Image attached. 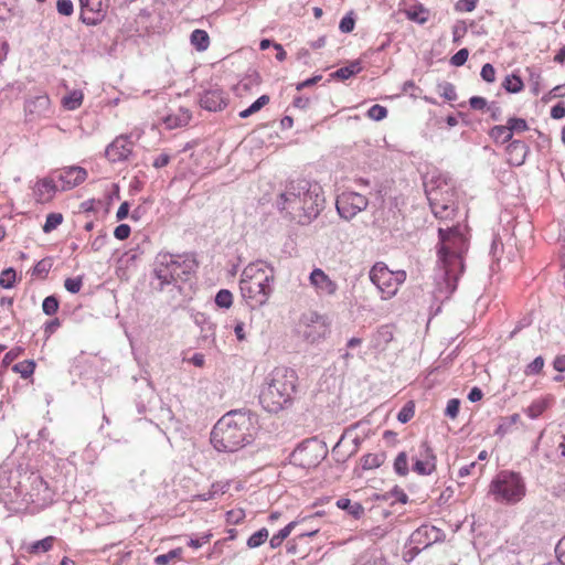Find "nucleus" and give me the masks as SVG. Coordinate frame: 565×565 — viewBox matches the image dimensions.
Returning <instances> with one entry per match:
<instances>
[{"label": "nucleus", "instance_id": "obj_32", "mask_svg": "<svg viewBox=\"0 0 565 565\" xmlns=\"http://www.w3.org/2000/svg\"><path fill=\"white\" fill-rule=\"evenodd\" d=\"M297 521H292L288 523L284 529H281L278 533L274 534L269 540V545L271 548L279 547L282 542L290 535L292 530L295 529Z\"/></svg>", "mask_w": 565, "mask_h": 565}, {"label": "nucleus", "instance_id": "obj_28", "mask_svg": "<svg viewBox=\"0 0 565 565\" xmlns=\"http://www.w3.org/2000/svg\"><path fill=\"white\" fill-rule=\"evenodd\" d=\"M56 539L52 535L46 536L40 541L33 542L25 547V551L31 555H39L51 551L54 546Z\"/></svg>", "mask_w": 565, "mask_h": 565}, {"label": "nucleus", "instance_id": "obj_33", "mask_svg": "<svg viewBox=\"0 0 565 565\" xmlns=\"http://www.w3.org/2000/svg\"><path fill=\"white\" fill-rule=\"evenodd\" d=\"M269 96L268 95H262L258 97L248 108L239 111L238 116L243 119L256 114L263 107H265L269 103Z\"/></svg>", "mask_w": 565, "mask_h": 565}, {"label": "nucleus", "instance_id": "obj_30", "mask_svg": "<svg viewBox=\"0 0 565 565\" xmlns=\"http://www.w3.org/2000/svg\"><path fill=\"white\" fill-rule=\"evenodd\" d=\"M384 460L385 456L383 452L366 454L361 457L360 465L363 470H372L381 467Z\"/></svg>", "mask_w": 565, "mask_h": 565}, {"label": "nucleus", "instance_id": "obj_56", "mask_svg": "<svg viewBox=\"0 0 565 565\" xmlns=\"http://www.w3.org/2000/svg\"><path fill=\"white\" fill-rule=\"evenodd\" d=\"M480 75L483 81L492 83L495 79V70L491 64L487 63L482 66Z\"/></svg>", "mask_w": 565, "mask_h": 565}, {"label": "nucleus", "instance_id": "obj_10", "mask_svg": "<svg viewBox=\"0 0 565 565\" xmlns=\"http://www.w3.org/2000/svg\"><path fill=\"white\" fill-rule=\"evenodd\" d=\"M302 186L305 188L302 190L303 202L301 203L303 207V223H307L319 214L324 203V196L322 188L318 183L302 180Z\"/></svg>", "mask_w": 565, "mask_h": 565}, {"label": "nucleus", "instance_id": "obj_42", "mask_svg": "<svg viewBox=\"0 0 565 565\" xmlns=\"http://www.w3.org/2000/svg\"><path fill=\"white\" fill-rule=\"evenodd\" d=\"M182 552L183 551L181 547H177L174 550H171L167 554L158 555L157 557H154V564L156 565H166L172 559H181Z\"/></svg>", "mask_w": 565, "mask_h": 565}, {"label": "nucleus", "instance_id": "obj_17", "mask_svg": "<svg viewBox=\"0 0 565 565\" xmlns=\"http://www.w3.org/2000/svg\"><path fill=\"white\" fill-rule=\"evenodd\" d=\"M316 448H318L316 444L305 443L294 451L292 457L298 465L305 468L316 467L321 459V456L316 454Z\"/></svg>", "mask_w": 565, "mask_h": 565}, {"label": "nucleus", "instance_id": "obj_1", "mask_svg": "<svg viewBox=\"0 0 565 565\" xmlns=\"http://www.w3.org/2000/svg\"><path fill=\"white\" fill-rule=\"evenodd\" d=\"M440 247L438 259L445 271V282L451 294L463 271V255L468 249V239L459 225L438 230Z\"/></svg>", "mask_w": 565, "mask_h": 565}, {"label": "nucleus", "instance_id": "obj_12", "mask_svg": "<svg viewBox=\"0 0 565 565\" xmlns=\"http://www.w3.org/2000/svg\"><path fill=\"white\" fill-rule=\"evenodd\" d=\"M413 462V471L419 476H429L436 470L437 458L428 441L424 440L419 444Z\"/></svg>", "mask_w": 565, "mask_h": 565}, {"label": "nucleus", "instance_id": "obj_57", "mask_svg": "<svg viewBox=\"0 0 565 565\" xmlns=\"http://www.w3.org/2000/svg\"><path fill=\"white\" fill-rule=\"evenodd\" d=\"M56 9L60 14L71 15L73 13V2L71 0H57Z\"/></svg>", "mask_w": 565, "mask_h": 565}, {"label": "nucleus", "instance_id": "obj_44", "mask_svg": "<svg viewBox=\"0 0 565 565\" xmlns=\"http://www.w3.org/2000/svg\"><path fill=\"white\" fill-rule=\"evenodd\" d=\"M355 26V13L354 11L348 12L339 23V30L342 33H350L354 30Z\"/></svg>", "mask_w": 565, "mask_h": 565}, {"label": "nucleus", "instance_id": "obj_29", "mask_svg": "<svg viewBox=\"0 0 565 565\" xmlns=\"http://www.w3.org/2000/svg\"><path fill=\"white\" fill-rule=\"evenodd\" d=\"M405 15L408 20L416 22L418 24H424L429 19V11L424 8L422 4H416L411 7L405 11Z\"/></svg>", "mask_w": 565, "mask_h": 565}, {"label": "nucleus", "instance_id": "obj_11", "mask_svg": "<svg viewBox=\"0 0 565 565\" xmlns=\"http://www.w3.org/2000/svg\"><path fill=\"white\" fill-rule=\"evenodd\" d=\"M369 205L366 196L358 192H343L337 199L335 206L339 215L350 221Z\"/></svg>", "mask_w": 565, "mask_h": 565}, {"label": "nucleus", "instance_id": "obj_54", "mask_svg": "<svg viewBox=\"0 0 565 565\" xmlns=\"http://www.w3.org/2000/svg\"><path fill=\"white\" fill-rule=\"evenodd\" d=\"M354 565H386V562L382 557L363 555Z\"/></svg>", "mask_w": 565, "mask_h": 565}, {"label": "nucleus", "instance_id": "obj_38", "mask_svg": "<svg viewBox=\"0 0 565 565\" xmlns=\"http://www.w3.org/2000/svg\"><path fill=\"white\" fill-rule=\"evenodd\" d=\"M502 85L509 93H520L524 87L521 77L515 74L507 76Z\"/></svg>", "mask_w": 565, "mask_h": 565}, {"label": "nucleus", "instance_id": "obj_14", "mask_svg": "<svg viewBox=\"0 0 565 565\" xmlns=\"http://www.w3.org/2000/svg\"><path fill=\"white\" fill-rule=\"evenodd\" d=\"M309 282L319 297H332L338 291V284L321 268L311 271Z\"/></svg>", "mask_w": 565, "mask_h": 565}, {"label": "nucleus", "instance_id": "obj_62", "mask_svg": "<svg viewBox=\"0 0 565 565\" xmlns=\"http://www.w3.org/2000/svg\"><path fill=\"white\" fill-rule=\"evenodd\" d=\"M211 537H212V534L207 533V534H204L203 536H201L200 539H191L188 544L190 547L196 550V548H200L203 544L209 543Z\"/></svg>", "mask_w": 565, "mask_h": 565}, {"label": "nucleus", "instance_id": "obj_25", "mask_svg": "<svg viewBox=\"0 0 565 565\" xmlns=\"http://www.w3.org/2000/svg\"><path fill=\"white\" fill-rule=\"evenodd\" d=\"M552 403L553 397L551 396L540 397L533 401L524 412L530 418L535 419L550 408Z\"/></svg>", "mask_w": 565, "mask_h": 565}, {"label": "nucleus", "instance_id": "obj_52", "mask_svg": "<svg viewBox=\"0 0 565 565\" xmlns=\"http://www.w3.org/2000/svg\"><path fill=\"white\" fill-rule=\"evenodd\" d=\"M440 87V96L444 97L448 102H454L457 99V92L452 84L445 83L439 86Z\"/></svg>", "mask_w": 565, "mask_h": 565}, {"label": "nucleus", "instance_id": "obj_36", "mask_svg": "<svg viewBox=\"0 0 565 565\" xmlns=\"http://www.w3.org/2000/svg\"><path fill=\"white\" fill-rule=\"evenodd\" d=\"M394 471L401 477H405L408 475V457L405 451H402L396 456L394 460Z\"/></svg>", "mask_w": 565, "mask_h": 565}, {"label": "nucleus", "instance_id": "obj_16", "mask_svg": "<svg viewBox=\"0 0 565 565\" xmlns=\"http://www.w3.org/2000/svg\"><path fill=\"white\" fill-rule=\"evenodd\" d=\"M87 178V171L77 166L65 167L57 171L60 190L67 191L82 184Z\"/></svg>", "mask_w": 565, "mask_h": 565}, {"label": "nucleus", "instance_id": "obj_63", "mask_svg": "<svg viewBox=\"0 0 565 565\" xmlns=\"http://www.w3.org/2000/svg\"><path fill=\"white\" fill-rule=\"evenodd\" d=\"M551 117L553 119H562L565 117V104L558 103L557 105L553 106L551 109Z\"/></svg>", "mask_w": 565, "mask_h": 565}, {"label": "nucleus", "instance_id": "obj_47", "mask_svg": "<svg viewBox=\"0 0 565 565\" xmlns=\"http://www.w3.org/2000/svg\"><path fill=\"white\" fill-rule=\"evenodd\" d=\"M60 302L55 296H49L43 300L42 309L45 315H55L58 310Z\"/></svg>", "mask_w": 565, "mask_h": 565}, {"label": "nucleus", "instance_id": "obj_35", "mask_svg": "<svg viewBox=\"0 0 565 565\" xmlns=\"http://www.w3.org/2000/svg\"><path fill=\"white\" fill-rule=\"evenodd\" d=\"M361 70H362L361 63L359 61H355V62H352L348 66H343V67H340L339 70H337L334 72L333 76L337 78H340V79H348V78L352 77L353 75L358 74L359 72H361Z\"/></svg>", "mask_w": 565, "mask_h": 565}, {"label": "nucleus", "instance_id": "obj_50", "mask_svg": "<svg viewBox=\"0 0 565 565\" xmlns=\"http://www.w3.org/2000/svg\"><path fill=\"white\" fill-rule=\"evenodd\" d=\"M565 97V84L557 85L553 87L546 95L543 96L542 100L544 103H548L555 98Z\"/></svg>", "mask_w": 565, "mask_h": 565}, {"label": "nucleus", "instance_id": "obj_6", "mask_svg": "<svg viewBox=\"0 0 565 565\" xmlns=\"http://www.w3.org/2000/svg\"><path fill=\"white\" fill-rule=\"evenodd\" d=\"M489 493L495 502L515 504L526 494V486L519 472L502 470L489 484Z\"/></svg>", "mask_w": 565, "mask_h": 565}, {"label": "nucleus", "instance_id": "obj_4", "mask_svg": "<svg viewBox=\"0 0 565 565\" xmlns=\"http://www.w3.org/2000/svg\"><path fill=\"white\" fill-rule=\"evenodd\" d=\"M274 268L265 262L257 260L248 264L241 277L239 289L244 299L252 306H263L268 301L273 291Z\"/></svg>", "mask_w": 565, "mask_h": 565}, {"label": "nucleus", "instance_id": "obj_9", "mask_svg": "<svg viewBox=\"0 0 565 565\" xmlns=\"http://www.w3.org/2000/svg\"><path fill=\"white\" fill-rule=\"evenodd\" d=\"M298 330L308 341L315 342L327 335L329 332V323L324 316L309 311L301 316Z\"/></svg>", "mask_w": 565, "mask_h": 565}, {"label": "nucleus", "instance_id": "obj_64", "mask_svg": "<svg viewBox=\"0 0 565 565\" xmlns=\"http://www.w3.org/2000/svg\"><path fill=\"white\" fill-rule=\"evenodd\" d=\"M556 554L558 561L565 565V537H563L556 545Z\"/></svg>", "mask_w": 565, "mask_h": 565}, {"label": "nucleus", "instance_id": "obj_3", "mask_svg": "<svg viewBox=\"0 0 565 565\" xmlns=\"http://www.w3.org/2000/svg\"><path fill=\"white\" fill-rule=\"evenodd\" d=\"M298 375L287 366L275 367L266 379L259 403L269 413H279L292 403L297 390Z\"/></svg>", "mask_w": 565, "mask_h": 565}, {"label": "nucleus", "instance_id": "obj_18", "mask_svg": "<svg viewBox=\"0 0 565 565\" xmlns=\"http://www.w3.org/2000/svg\"><path fill=\"white\" fill-rule=\"evenodd\" d=\"M200 104L210 111L222 110L227 105L226 93L221 88H211L203 93Z\"/></svg>", "mask_w": 565, "mask_h": 565}, {"label": "nucleus", "instance_id": "obj_20", "mask_svg": "<svg viewBox=\"0 0 565 565\" xmlns=\"http://www.w3.org/2000/svg\"><path fill=\"white\" fill-rule=\"evenodd\" d=\"M25 113L30 120L47 117L51 114V102L45 95L34 97L25 105Z\"/></svg>", "mask_w": 565, "mask_h": 565}, {"label": "nucleus", "instance_id": "obj_8", "mask_svg": "<svg viewBox=\"0 0 565 565\" xmlns=\"http://www.w3.org/2000/svg\"><path fill=\"white\" fill-rule=\"evenodd\" d=\"M302 180L299 181H290L286 184L285 191L279 195L277 200V205L280 211L286 212V214L294 221L303 224V207H302V196L303 190Z\"/></svg>", "mask_w": 565, "mask_h": 565}, {"label": "nucleus", "instance_id": "obj_58", "mask_svg": "<svg viewBox=\"0 0 565 565\" xmlns=\"http://www.w3.org/2000/svg\"><path fill=\"white\" fill-rule=\"evenodd\" d=\"M460 403L457 398L449 399L447 403V407L445 414L450 418H456L459 413Z\"/></svg>", "mask_w": 565, "mask_h": 565}, {"label": "nucleus", "instance_id": "obj_23", "mask_svg": "<svg viewBox=\"0 0 565 565\" xmlns=\"http://www.w3.org/2000/svg\"><path fill=\"white\" fill-rule=\"evenodd\" d=\"M394 339L393 327L388 324L381 326L371 339V348L377 352H383Z\"/></svg>", "mask_w": 565, "mask_h": 565}, {"label": "nucleus", "instance_id": "obj_61", "mask_svg": "<svg viewBox=\"0 0 565 565\" xmlns=\"http://www.w3.org/2000/svg\"><path fill=\"white\" fill-rule=\"evenodd\" d=\"M469 105L475 110H483L487 106V99L480 96H473L469 99Z\"/></svg>", "mask_w": 565, "mask_h": 565}, {"label": "nucleus", "instance_id": "obj_59", "mask_svg": "<svg viewBox=\"0 0 565 565\" xmlns=\"http://www.w3.org/2000/svg\"><path fill=\"white\" fill-rule=\"evenodd\" d=\"M130 232H131V230L128 224H120L115 228L114 236L117 239L124 241L129 237Z\"/></svg>", "mask_w": 565, "mask_h": 565}, {"label": "nucleus", "instance_id": "obj_13", "mask_svg": "<svg viewBox=\"0 0 565 565\" xmlns=\"http://www.w3.org/2000/svg\"><path fill=\"white\" fill-rule=\"evenodd\" d=\"M81 19L87 25L100 22L108 8V0H79Z\"/></svg>", "mask_w": 565, "mask_h": 565}, {"label": "nucleus", "instance_id": "obj_40", "mask_svg": "<svg viewBox=\"0 0 565 565\" xmlns=\"http://www.w3.org/2000/svg\"><path fill=\"white\" fill-rule=\"evenodd\" d=\"M507 125L511 130L512 136L514 134H522L530 129L527 122L523 118L511 117L507 120Z\"/></svg>", "mask_w": 565, "mask_h": 565}, {"label": "nucleus", "instance_id": "obj_41", "mask_svg": "<svg viewBox=\"0 0 565 565\" xmlns=\"http://www.w3.org/2000/svg\"><path fill=\"white\" fill-rule=\"evenodd\" d=\"M17 279V273L13 268H7L0 274V287L4 289L12 288Z\"/></svg>", "mask_w": 565, "mask_h": 565}, {"label": "nucleus", "instance_id": "obj_37", "mask_svg": "<svg viewBox=\"0 0 565 565\" xmlns=\"http://www.w3.org/2000/svg\"><path fill=\"white\" fill-rule=\"evenodd\" d=\"M268 536H269L268 530L266 527H262L260 530H258L257 532H255L254 534H252L248 537L247 546L249 548H256V547L263 545L268 540Z\"/></svg>", "mask_w": 565, "mask_h": 565}, {"label": "nucleus", "instance_id": "obj_26", "mask_svg": "<svg viewBox=\"0 0 565 565\" xmlns=\"http://www.w3.org/2000/svg\"><path fill=\"white\" fill-rule=\"evenodd\" d=\"M190 43L198 52H204L210 47L211 39L205 30L195 29L190 34Z\"/></svg>", "mask_w": 565, "mask_h": 565}, {"label": "nucleus", "instance_id": "obj_49", "mask_svg": "<svg viewBox=\"0 0 565 565\" xmlns=\"http://www.w3.org/2000/svg\"><path fill=\"white\" fill-rule=\"evenodd\" d=\"M544 367V359L542 356L535 358L530 364L525 367L526 375H534L541 373Z\"/></svg>", "mask_w": 565, "mask_h": 565}, {"label": "nucleus", "instance_id": "obj_34", "mask_svg": "<svg viewBox=\"0 0 565 565\" xmlns=\"http://www.w3.org/2000/svg\"><path fill=\"white\" fill-rule=\"evenodd\" d=\"M35 362L33 360H24L12 366V371L20 374L22 379H29L33 375L35 370Z\"/></svg>", "mask_w": 565, "mask_h": 565}, {"label": "nucleus", "instance_id": "obj_31", "mask_svg": "<svg viewBox=\"0 0 565 565\" xmlns=\"http://www.w3.org/2000/svg\"><path fill=\"white\" fill-rule=\"evenodd\" d=\"M83 99V92L75 89L62 98V105L68 110H74L82 106Z\"/></svg>", "mask_w": 565, "mask_h": 565}, {"label": "nucleus", "instance_id": "obj_24", "mask_svg": "<svg viewBox=\"0 0 565 565\" xmlns=\"http://www.w3.org/2000/svg\"><path fill=\"white\" fill-rule=\"evenodd\" d=\"M106 152L113 161L124 160L130 154L131 145L125 138H117L109 145Z\"/></svg>", "mask_w": 565, "mask_h": 565}, {"label": "nucleus", "instance_id": "obj_60", "mask_svg": "<svg viewBox=\"0 0 565 565\" xmlns=\"http://www.w3.org/2000/svg\"><path fill=\"white\" fill-rule=\"evenodd\" d=\"M51 268V262L47 259H42L36 263L33 268L34 275H46Z\"/></svg>", "mask_w": 565, "mask_h": 565}, {"label": "nucleus", "instance_id": "obj_46", "mask_svg": "<svg viewBox=\"0 0 565 565\" xmlns=\"http://www.w3.org/2000/svg\"><path fill=\"white\" fill-rule=\"evenodd\" d=\"M387 114L386 107L375 104L367 110L366 116L372 120L380 121L386 118Z\"/></svg>", "mask_w": 565, "mask_h": 565}, {"label": "nucleus", "instance_id": "obj_7", "mask_svg": "<svg viewBox=\"0 0 565 565\" xmlns=\"http://www.w3.org/2000/svg\"><path fill=\"white\" fill-rule=\"evenodd\" d=\"M405 270H391L383 262H377L370 270V279L381 292L382 299L393 298L406 280Z\"/></svg>", "mask_w": 565, "mask_h": 565}, {"label": "nucleus", "instance_id": "obj_45", "mask_svg": "<svg viewBox=\"0 0 565 565\" xmlns=\"http://www.w3.org/2000/svg\"><path fill=\"white\" fill-rule=\"evenodd\" d=\"M415 415V403L413 401H408L402 409L397 414V419L405 424L409 422Z\"/></svg>", "mask_w": 565, "mask_h": 565}, {"label": "nucleus", "instance_id": "obj_55", "mask_svg": "<svg viewBox=\"0 0 565 565\" xmlns=\"http://www.w3.org/2000/svg\"><path fill=\"white\" fill-rule=\"evenodd\" d=\"M468 56L469 51L467 49H461L455 55L451 56L450 63L454 66H461L467 62Z\"/></svg>", "mask_w": 565, "mask_h": 565}, {"label": "nucleus", "instance_id": "obj_53", "mask_svg": "<svg viewBox=\"0 0 565 565\" xmlns=\"http://www.w3.org/2000/svg\"><path fill=\"white\" fill-rule=\"evenodd\" d=\"M189 120H190V115L188 113H183L180 118H178L175 116L167 117L166 124L169 128H175V127L186 125L189 122Z\"/></svg>", "mask_w": 565, "mask_h": 565}, {"label": "nucleus", "instance_id": "obj_5", "mask_svg": "<svg viewBox=\"0 0 565 565\" xmlns=\"http://www.w3.org/2000/svg\"><path fill=\"white\" fill-rule=\"evenodd\" d=\"M196 263L186 255L159 253L154 260V276L160 287L178 281H186L195 271Z\"/></svg>", "mask_w": 565, "mask_h": 565}, {"label": "nucleus", "instance_id": "obj_48", "mask_svg": "<svg viewBox=\"0 0 565 565\" xmlns=\"http://www.w3.org/2000/svg\"><path fill=\"white\" fill-rule=\"evenodd\" d=\"M245 516L243 509H232L226 512V522L231 525H237L244 521Z\"/></svg>", "mask_w": 565, "mask_h": 565}, {"label": "nucleus", "instance_id": "obj_39", "mask_svg": "<svg viewBox=\"0 0 565 565\" xmlns=\"http://www.w3.org/2000/svg\"><path fill=\"white\" fill-rule=\"evenodd\" d=\"M64 221L62 213H50L46 216L45 223L42 227L44 233H51L56 230Z\"/></svg>", "mask_w": 565, "mask_h": 565}, {"label": "nucleus", "instance_id": "obj_2", "mask_svg": "<svg viewBox=\"0 0 565 565\" xmlns=\"http://www.w3.org/2000/svg\"><path fill=\"white\" fill-rule=\"evenodd\" d=\"M253 420L242 412H230L221 417L211 433V443L218 451H236L253 439Z\"/></svg>", "mask_w": 565, "mask_h": 565}, {"label": "nucleus", "instance_id": "obj_21", "mask_svg": "<svg viewBox=\"0 0 565 565\" xmlns=\"http://www.w3.org/2000/svg\"><path fill=\"white\" fill-rule=\"evenodd\" d=\"M507 160L511 166L520 167L524 163L529 152L527 145L522 140H512L505 148Z\"/></svg>", "mask_w": 565, "mask_h": 565}, {"label": "nucleus", "instance_id": "obj_19", "mask_svg": "<svg viewBox=\"0 0 565 565\" xmlns=\"http://www.w3.org/2000/svg\"><path fill=\"white\" fill-rule=\"evenodd\" d=\"M60 186L52 178H43L35 182L33 188V195L38 203L45 204L51 202Z\"/></svg>", "mask_w": 565, "mask_h": 565}, {"label": "nucleus", "instance_id": "obj_15", "mask_svg": "<svg viewBox=\"0 0 565 565\" xmlns=\"http://www.w3.org/2000/svg\"><path fill=\"white\" fill-rule=\"evenodd\" d=\"M444 532L430 524H424L415 530L411 536L412 542L416 548H426L431 544L441 541Z\"/></svg>", "mask_w": 565, "mask_h": 565}, {"label": "nucleus", "instance_id": "obj_27", "mask_svg": "<svg viewBox=\"0 0 565 565\" xmlns=\"http://www.w3.org/2000/svg\"><path fill=\"white\" fill-rule=\"evenodd\" d=\"M489 137L497 145H503V143H507V142L509 145L512 141V138H513V136L511 134V130L509 129L507 124L505 125L493 126L489 130Z\"/></svg>", "mask_w": 565, "mask_h": 565}, {"label": "nucleus", "instance_id": "obj_51", "mask_svg": "<svg viewBox=\"0 0 565 565\" xmlns=\"http://www.w3.org/2000/svg\"><path fill=\"white\" fill-rule=\"evenodd\" d=\"M82 286H83L82 277L66 278L64 281L65 289L72 294H77L82 289Z\"/></svg>", "mask_w": 565, "mask_h": 565}, {"label": "nucleus", "instance_id": "obj_43", "mask_svg": "<svg viewBox=\"0 0 565 565\" xmlns=\"http://www.w3.org/2000/svg\"><path fill=\"white\" fill-rule=\"evenodd\" d=\"M215 303L220 308L228 309L233 305V295L227 289H221L215 297Z\"/></svg>", "mask_w": 565, "mask_h": 565}, {"label": "nucleus", "instance_id": "obj_22", "mask_svg": "<svg viewBox=\"0 0 565 565\" xmlns=\"http://www.w3.org/2000/svg\"><path fill=\"white\" fill-rule=\"evenodd\" d=\"M438 196H439V192H437V191L429 193V202H430L431 211L436 217L447 220L455 214V211H456L455 204L452 201H449L448 203H446Z\"/></svg>", "mask_w": 565, "mask_h": 565}]
</instances>
